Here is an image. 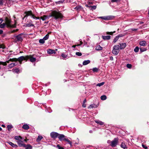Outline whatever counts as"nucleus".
<instances>
[{"label": "nucleus", "mask_w": 149, "mask_h": 149, "mask_svg": "<svg viewBox=\"0 0 149 149\" xmlns=\"http://www.w3.org/2000/svg\"><path fill=\"white\" fill-rule=\"evenodd\" d=\"M139 48L138 47H136L134 49V51L135 52H137L139 50Z\"/></svg>", "instance_id": "obj_40"}, {"label": "nucleus", "mask_w": 149, "mask_h": 149, "mask_svg": "<svg viewBox=\"0 0 149 149\" xmlns=\"http://www.w3.org/2000/svg\"><path fill=\"white\" fill-rule=\"evenodd\" d=\"M118 142V138H115L111 142L110 146L112 147H115L116 146Z\"/></svg>", "instance_id": "obj_4"}, {"label": "nucleus", "mask_w": 149, "mask_h": 149, "mask_svg": "<svg viewBox=\"0 0 149 149\" xmlns=\"http://www.w3.org/2000/svg\"><path fill=\"white\" fill-rule=\"evenodd\" d=\"M95 106V105H93V104H91V105L89 108H93L94 107H94V106Z\"/></svg>", "instance_id": "obj_52"}, {"label": "nucleus", "mask_w": 149, "mask_h": 149, "mask_svg": "<svg viewBox=\"0 0 149 149\" xmlns=\"http://www.w3.org/2000/svg\"><path fill=\"white\" fill-rule=\"evenodd\" d=\"M34 25L32 24L28 23L26 24V26L27 27L33 26Z\"/></svg>", "instance_id": "obj_42"}, {"label": "nucleus", "mask_w": 149, "mask_h": 149, "mask_svg": "<svg viewBox=\"0 0 149 149\" xmlns=\"http://www.w3.org/2000/svg\"><path fill=\"white\" fill-rule=\"evenodd\" d=\"M110 59L111 60H113V58L112 56H111L110 57Z\"/></svg>", "instance_id": "obj_59"}, {"label": "nucleus", "mask_w": 149, "mask_h": 149, "mask_svg": "<svg viewBox=\"0 0 149 149\" xmlns=\"http://www.w3.org/2000/svg\"><path fill=\"white\" fill-rule=\"evenodd\" d=\"M39 42L41 44H44L45 42V40L43 39H40L39 41Z\"/></svg>", "instance_id": "obj_38"}, {"label": "nucleus", "mask_w": 149, "mask_h": 149, "mask_svg": "<svg viewBox=\"0 0 149 149\" xmlns=\"http://www.w3.org/2000/svg\"><path fill=\"white\" fill-rule=\"evenodd\" d=\"M119 45H120V49H124L126 46V44L125 43H119Z\"/></svg>", "instance_id": "obj_11"}, {"label": "nucleus", "mask_w": 149, "mask_h": 149, "mask_svg": "<svg viewBox=\"0 0 149 149\" xmlns=\"http://www.w3.org/2000/svg\"><path fill=\"white\" fill-rule=\"evenodd\" d=\"M24 14H25V15L24 16L23 19H24L25 18L28 17L29 16H30L31 17H32V15H33L32 14V12L31 11H29L25 12L24 13Z\"/></svg>", "instance_id": "obj_8"}, {"label": "nucleus", "mask_w": 149, "mask_h": 149, "mask_svg": "<svg viewBox=\"0 0 149 149\" xmlns=\"http://www.w3.org/2000/svg\"><path fill=\"white\" fill-rule=\"evenodd\" d=\"M47 53L49 54H55L56 52L54 50L50 49H49L47 50Z\"/></svg>", "instance_id": "obj_15"}, {"label": "nucleus", "mask_w": 149, "mask_h": 149, "mask_svg": "<svg viewBox=\"0 0 149 149\" xmlns=\"http://www.w3.org/2000/svg\"><path fill=\"white\" fill-rule=\"evenodd\" d=\"M3 0H0V5H2L3 4Z\"/></svg>", "instance_id": "obj_54"}, {"label": "nucleus", "mask_w": 149, "mask_h": 149, "mask_svg": "<svg viewBox=\"0 0 149 149\" xmlns=\"http://www.w3.org/2000/svg\"><path fill=\"white\" fill-rule=\"evenodd\" d=\"M23 34V33L20 34L18 35L15 36V40L16 41H22V40L23 39L21 36V35Z\"/></svg>", "instance_id": "obj_7"}, {"label": "nucleus", "mask_w": 149, "mask_h": 149, "mask_svg": "<svg viewBox=\"0 0 149 149\" xmlns=\"http://www.w3.org/2000/svg\"><path fill=\"white\" fill-rule=\"evenodd\" d=\"M121 37V36L119 35L116 36L113 39V42L114 43L116 42L118 40L119 37Z\"/></svg>", "instance_id": "obj_22"}, {"label": "nucleus", "mask_w": 149, "mask_h": 149, "mask_svg": "<svg viewBox=\"0 0 149 149\" xmlns=\"http://www.w3.org/2000/svg\"><path fill=\"white\" fill-rule=\"evenodd\" d=\"M49 38V35L48 34H47L43 38V39L45 40H47Z\"/></svg>", "instance_id": "obj_36"}, {"label": "nucleus", "mask_w": 149, "mask_h": 149, "mask_svg": "<svg viewBox=\"0 0 149 149\" xmlns=\"http://www.w3.org/2000/svg\"><path fill=\"white\" fill-rule=\"evenodd\" d=\"M98 69L96 68H94L93 69V71L94 72H98Z\"/></svg>", "instance_id": "obj_43"}, {"label": "nucleus", "mask_w": 149, "mask_h": 149, "mask_svg": "<svg viewBox=\"0 0 149 149\" xmlns=\"http://www.w3.org/2000/svg\"><path fill=\"white\" fill-rule=\"evenodd\" d=\"M91 8L95 10V9L96 8V6H90Z\"/></svg>", "instance_id": "obj_49"}, {"label": "nucleus", "mask_w": 149, "mask_h": 149, "mask_svg": "<svg viewBox=\"0 0 149 149\" xmlns=\"http://www.w3.org/2000/svg\"><path fill=\"white\" fill-rule=\"evenodd\" d=\"M86 99H85L84 100V101H83V103H85L86 102Z\"/></svg>", "instance_id": "obj_62"}, {"label": "nucleus", "mask_w": 149, "mask_h": 149, "mask_svg": "<svg viewBox=\"0 0 149 149\" xmlns=\"http://www.w3.org/2000/svg\"><path fill=\"white\" fill-rule=\"evenodd\" d=\"M120 0H111V1L112 2H117L120 1Z\"/></svg>", "instance_id": "obj_51"}, {"label": "nucleus", "mask_w": 149, "mask_h": 149, "mask_svg": "<svg viewBox=\"0 0 149 149\" xmlns=\"http://www.w3.org/2000/svg\"><path fill=\"white\" fill-rule=\"evenodd\" d=\"M5 47L2 45H0V49L2 48L3 49H5Z\"/></svg>", "instance_id": "obj_53"}, {"label": "nucleus", "mask_w": 149, "mask_h": 149, "mask_svg": "<svg viewBox=\"0 0 149 149\" xmlns=\"http://www.w3.org/2000/svg\"><path fill=\"white\" fill-rule=\"evenodd\" d=\"M15 139L18 141H19L21 140H22V138L20 136H15Z\"/></svg>", "instance_id": "obj_16"}, {"label": "nucleus", "mask_w": 149, "mask_h": 149, "mask_svg": "<svg viewBox=\"0 0 149 149\" xmlns=\"http://www.w3.org/2000/svg\"><path fill=\"white\" fill-rule=\"evenodd\" d=\"M29 56H21L19 57L18 58V61L21 62L23 60H27L29 59Z\"/></svg>", "instance_id": "obj_5"}, {"label": "nucleus", "mask_w": 149, "mask_h": 149, "mask_svg": "<svg viewBox=\"0 0 149 149\" xmlns=\"http://www.w3.org/2000/svg\"><path fill=\"white\" fill-rule=\"evenodd\" d=\"M120 147L124 149H127V148L125 143L122 142L120 145Z\"/></svg>", "instance_id": "obj_23"}, {"label": "nucleus", "mask_w": 149, "mask_h": 149, "mask_svg": "<svg viewBox=\"0 0 149 149\" xmlns=\"http://www.w3.org/2000/svg\"><path fill=\"white\" fill-rule=\"evenodd\" d=\"M95 123L97 124H100V125H103L104 124V123L101 121L99 120H96L95 121Z\"/></svg>", "instance_id": "obj_26"}, {"label": "nucleus", "mask_w": 149, "mask_h": 149, "mask_svg": "<svg viewBox=\"0 0 149 149\" xmlns=\"http://www.w3.org/2000/svg\"><path fill=\"white\" fill-rule=\"evenodd\" d=\"M100 98L101 100H105L107 99V97L105 95H102L101 96Z\"/></svg>", "instance_id": "obj_34"}, {"label": "nucleus", "mask_w": 149, "mask_h": 149, "mask_svg": "<svg viewBox=\"0 0 149 149\" xmlns=\"http://www.w3.org/2000/svg\"><path fill=\"white\" fill-rule=\"evenodd\" d=\"M61 56L63 57V59H64L66 58H68V55H67L65 54L64 53L62 54Z\"/></svg>", "instance_id": "obj_29"}, {"label": "nucleus", "mask_w": 149, "mask_h": 149, "mask_svg": "<svg viewBox=\"0 0 149 149\" xmlns=\"http://www.w3.org/2000/svg\"><path fill=\"white\" fill-rule=\"evenodd\" d=\"M59 135V134L55 132H52L50 134V135L51 137L53 139H56Z\"/></svg>", "instance_id": "obj_10"}, {"label": "nucleus", "mask_w": 149, "mask_h": 149, "mask_svg": "<svg viewBox=\"0 0 149 149\" xmlns=\"http://www.w3.org/2000/svg\"><path fill=\"white\" fill-rule=\"evenodd\" d=\"M8 144L13 148H17V146L16 144H15L11 142H8Z\"/></svg>", "instance_id": "obj_17"}, {"label": "nucleus", "mask_w": 149, "mask_h": 149, "mask_svg": "<svg viewBox=\"0 0 149 149\" xmlns=\"http://www.w3.org/2000/svg\"><path fill=\"white\" fill-rule=\"evenodd\" d=\"M48 17L46 15H44L41 17V19L43 20L44 21L48 18Z\"/></svg>", "instance_id": "obj_30"}, {"label": "nucleus", "mask_w": 149, "mask_h": 149, "mask_svg": "<svg viewBox=\"0 0 149 149\" xmlns=\"http://www.w3.org/2000/svg\"><path fill=\"white\" fill-rule=\"evenodd\" d=\"M34 19H39V17H36L34 16V15H32V17Z\"/></svg>", "instance_id": "obj_44"}, {"label": "nucleus", "mask_w": 149, "mask_h": 149, "mask_svg": "<svg viewBox=\"0 0 149 149\" xmlns=\"http://www.w3.org/2000/svg\"><path fill=\"white\" fill-rule=\"evenodd\" d=\"M76 55H77L78 56H80L82 55V54L81 52H77L76 53Z\"/></svg>", "instance_id": "obj_47"}, {"label": "nucleus", "mask_w": 149, "mask_h": 149, "mask_svg": "<svg viewBox=\"0 0 149 149\" xmlns=\"http://www.w3.org/2000/svg\"><path fill=\"white\" fill-rule=\"evenodd\" d=\"M24 147H25L26 149H32V146L30 144L26 145H25V146Z\"/></svg>", "instance_id": "obj_21"}, {"label": "nucleus", "mask_w": 149, "mask_h": 149, "mask_svg": "<svg viewBox=\"0 0 149 149\" xmlns=\"http://www.w3.org/2000/svg\"><path fill=\"white\" fill-rule=\"evenodd\" d=\"M142 146L143 147V148L145 149H147V147L146 146H145V145H144L143 144H142Z\"/></svg>", "instance_id": "obj_56"}, {"label": "nucleus", "mask_w": 149, "mask_h": 149, "mask_svg": "<svg viewBox=\"0 0 149 149\" xmlns=\"http://www.w3.org/2000/svg\"><path fill=\"white\" fill-rule=\"evenodd\" d=\"M2 65H7V63L6 62V61L4 62H2Z\"/></svg>", "instance_id": "obj_55"}, {"label": "nucleus", "mask_w": 149, "mask_h": 149, "mask_svg": "<svg viewBox=\"0 0 149 149\" xmlns=\"http://www.w3.org/2000/svg\"><path fill=\"white\" fill-rule=\"evenodd\" d=\"M63 140H64L65 141L67 142L68 143L70 144L71 147H72V142L68 139L64 138L63 139Z\"/></svg>", "instance_id": "obj_18"}, {"label": "nucleus", "mask_w": 149, "mask_h": 149, "mask_svg": "<svg viewBox=\"0 0 149 149\" xmlns=\"http://www.w3.org/2000/svg\"><path fill=\"white\" fill-rule=\"evenodd\" d=\"M127 67L129 68H131L132 67V65L131 64H127L126 65Z\"/></svg>", "instance_id": "obj_46"}, {"label": "nucleus", "mask_w": 149, "mask_h": 149, "mask_svg": "<svg viewBox=\"0 0 149 149\" xmlns=\"http://www.w3.org/2000/svg\"><path fill=\"white\" fill-rule=\"evenodd\" d=\"M139 49L141 52L146 51V48H142L141 47H140Z\"/></svg>", "instance_id": "obj_32"}, {"label": "nucleus", "mask_w": 149, "mask_h": 149, "mask_svg": "<svg viewBox=\"0 0 149 149\" xmlns=\"http://www.w3.org/2000/svg\"><path fill=\"white\" fill-rule=\"evenodd\" d=\"M9 61H10L13 62V61H17V59L16 58H10Z\"/></svg>", "instance_id": "obj_41"}, {"label": "nucleus", "mask_w": 149, "mask_h": 149, "mask_svg": "<svg viewBox=\"0 0 149 149\" xmlns=\"http://www.w3.org/2000/svg\"><path fill=\"white\" fill-rule=\"evenodd\" d=\"M13 71L14 72L18 73L19 72V70L18 68H14L13 69Z\"/></svg>", "instance_id": "obj_31"}, {"label": "nucleus", "mask_w": 149, "mask_h": 149, "mask_svg": "<svg viewBox=\"0 0 149 149\" xmlns=\"http://www.w3.org/2000/svg\"><path fill=\"white\" fill-rule=\"evenodd\" d=\"M16 65L15 63H12L8 65V67L10 68H11Z\"/></svg>", "instance_id": "obj_25"}, {"label": "nucleus", "mask_w": 149, "mask_h": 149, "mask_svg": "<svg viewBox=\"0 0 149 149\" xmlns=\"http://www.w3.org/2000/svg\"><path fill=\"white\" fill-rule=\"evenodd\" d=\"M10 61H9V60H7L6 61L7 63H9V62Z\"/></svg>", "instance_id": "obj_63"}, {"label": "nucleus", "mask_w": 149, "mask_h": 149, "mask_svg": "<svg viewBox=\"0 0 149 149\" xmlns=\"http://www.w3.org/2000/svg\"><path fill=\"white\" fill-rule=\"evenodd\" d=\"M81 8V6H77L74 9H76V10H78Z\"/></svg>", "instance_id": "obj_48"}, {"label": "nucleus", "mask_w": 149, "mask_h": 149, "mask_svg": "<svg viewBox=\"0 0 149 149\" xmlns=\"http://www.w3.org/2000/svg\"><path fill=\"white\" fill-rule=\"evenodd\" d=\"M146 42L144 40L140 41L139 43V44L141 46H146Z\"/></svg>", "instance_id": "obj_12"}, {"label": "nucleus", "mask_w": 149, "mask_h": 149, "mask_svg": "<svg viewBox=\"0 0 149 149\" xmlns=\"http://www.w3.org/2000/svg\"><path fill=\"white\" fill-rule=\"evenodd\" d=\"M132 30L133 31H135L137 30V29H132Z\"/></svg>", "instance_id": "obj_64"}, {"label": "nucleus", "mask_w": 149, "mask_h": 149, "mask_svg": "<svg viewBox=\"0 0 149 149\" xmlns=\"http://www.w3.org/2000/svg\"><path fill=\"white\" fill-rule=\"evenodd\" d=\"M3 32V31L2 30H0V34H2Z\"/></svg>", "instance_id": "obj_60"}, {"label": "nucleus", "mask_w": 149, "mask_h": 149, "mask_svg": "<svg viewBox=\"0 0 149 149\" xmlns=\"http://www.w3.org/2000/svg\"><path fill=\"white\" fill-rule=\"evenodd\" d=\"M116 32V31H114L113 32H106V33L107 35H112L113 34Z\"/></svg>", "instance_id": "obj_35"}, {"label": "nucleus", "mask_w": 149, "mask_h": 149, "mask_svg": "<svg viewBox=\"0 0 149 149\" xmlns=\"http://www.w3.org/2000/svg\"><path fill=\"white\" fill-rule=\"evenodd\" d=\"M90 62L89 60H85L83 63V64L84 65H86L89 64Z\"/></svg>", "instance_id": "obj_20"}, {"label": "nucleus", "mask_w": 149, "mask_h": 149, "mask_svg": "<svg viewBox=\"0 0 149 149\" xmlns=\"http://www.w3.org/2000/svg\"><path fill=\"white\" fill-rule=\"evenodd\" d=\"M29 126L27 124H24L23 125L22 128L25 130H27L29 128Z\"/></svg>", "instance_id": "obj_19"}, {"label": "nucleus", "mask_w": 149, "mask_h": 149, "mask_svg": "<svg viewBox=\"0 0 149 149\" xmlns=\"http://www.w3.org/2000/svg\"><path fill=\"white\" fill-rule=\"evenodd\" d=\"M86 104L85 103H83V104H82V107H83L85 108L86 107Z\"/></svg>", "instance_id": "obj_58"}, {"label": "nucleus", "mask_w": 149, "mask_h": 149, "mask_svg": "<svg viewBox=\"0 0 149 149\" xmlns=\"http://www.w3.org/2000/svg\"><path fill=\"white\" fill-rule=\"evenodd\" d=\"M102 47L100 46V45L97 46L95 48V49L97 50H100L102 49Z\"/></svg>", "instance_id": "obj_27"}, {"label": "nucleus", "mask_w": 149, "mask_h": 149, "mask_svg": "<svg viewBox=\"0 0 149 149\" xmlns=\"http://www.w3.org/2000/svg\"><path fill=\"white\" fill-rule=\"evenodd\" d=\"M120 49L119 45H114L112 51V53L115 55H117L120 52Z\"/></svg>", "instance_id": "obj_2"}, {"label": "nucleus", "mask_w": 149, "mask_h": 149, "mask_svg": "<svg viewBox=\"0 0 149 149\" xmlns=\"http://www.w3.org/2000/svg\"><path fill=\"white\" fill-rule=\"evenodd\" d=\"M58 138L60 141L63 140L64 138L65 137V136L63 134H59V135L58 136Z\"/></svg>", "instance_id": "obj_14"}, {"label": "nucleus", "mask_w": 149, "mask_h": 149, "mask_svg": "<svg viewBox=\"0 0 149 149\" xmlns=\"http://www.w3.org/2000/svg\"><path fill=\"white\" fill-rule=\"evenodd\" d=\"M42 138V136H39L36 139V141L38 142L40 141Z\"/></svg>", "instance_id": "obj_28"}, {"label": "nucleus", "mask_w": 149, "mask_h": 149, "mask_svg": "<svg viewBox=\"0 0 149 149\" xmlns=\"http://www.w3.org/2000/svg\"><path fill=\"white\" fill-rule=\"evenodd\" d=\"M29 59H30V61L31 62H35L36 61V58H33L32 57H30L29 56Z\"/></svg>", "instance_id": "obj_24"}, {"label": "nucleus", "mask_w": 149, "mask_h": 149, "mask_svg": "<svg viewBox=\"0 0 149 149\" xmlns=\"http://www.w3.org/2000/svg\"><path fill=\"white\" fill-rule=\"evenodd\" d=\"M13 127L11 125H8L7 126L8 130L9 131H10L11 130V129Z\"/></svg>", "instance_id": "obj_33"}, {"label": "nucleus", "mask_w": 149, "mask_h": 149, "mask_svg": "<svg viewBox=\"0 0 149 149\" xmlns=\"http://www.w3.org/2000/svg\"><path fill=\"white\" fill-rule=\"evenodd\" d=\"M102 38L104 40H107L110 39L111 38V36H102Z\"/></svg>", "instance_id": "obj_13"}, {"label": "nucleus", "mask_w": 149, "mask_h": 149, "mask_svg": "<svg viewBox=\"0 0 149 149\" xmlns=\"http://www.w3.org/2000/svg\"><path fill=\"white\" fill-rule=\"evenodd\" d=\"M24 141H26L25 139L23 141L21 140L19 141H18L17 142L19 146L20 147H25V144L23 143Z\"/></svg>", "instance_id": "obj_9"}, {"label": "nucleus", "mask_w": 149, "mask_h": 149, "mask_svg": "<svg viewBox=\"0 0 149 149\" xmlns=\"http://www.w3.org/2000/svg\"><path fill=\"white\" fill-rule=\"evenodd\" d=\"M56 147L58 149H64L63 148L60 146L59 144H58L57 145Z\"/></svg>", "instance_id": "obj_45"}, {"label": "nucleus", "mask_w": 149, "mask_h": 149, "mask_svg": "<svg viewBox=\"0 0 149 149\" xmlns=\"http://www.w3.org/2000/svg\"><path fill=\"white\" fill-rule=\"evenodd\" d=\"M114 18V17L112 16H108L104 17H100L99 18H101L105 20H110Z\"/></svg>", "instance_id": "obj_6"}, {"label": "nucleus", "mask_w": 149, "mask_h": 149, "mask_svg": "<svg viewBox=\"0 0 149 149\" xmlns=\"http://www.w3.org/2000/svg\"><path fill=\"white\" fill-rule=\"evenodd\" d=\"M18 29H16L15 30H12L11 32L12 33H14L15 32H17L18 31Z\"/></svg>", "instance_id": "obj_50"}, {"label": "nucleus", "mask_w": 149, "mask_h": 149, "mask_svg": "<svg viewBox=\"0 0 149 149\" xmlns=\"http://www.w3.org/2000/svg\"><path fill=\"white\" fill-rule=\"evenodd\" d=\"M50 16L52 17L53 18L56 20L61 19L63 17L62 14L59 12L55 10L52 11Z\"/></svg>", "instance_id": "obj_1"}, {"label": "nucleus", "mask_w": 149, "mask_h": 149, "mask_svg": "<svg viewBox=\"0 0 149 149\" xmlns=\"http://www.w3.org/2000/svg\"><path fill=\"white\" fill-rule=\"evenodd\" d=\"M104 84V82H102L101 83H98L96 85L97 86L100 87L101 86H103Z\"/></svg>", "instance_id": "obj_37"}, {"label": "nucleus", "mask_w": 149, "mask_h": 149, "mask_svg": "<svg viewBox=\"0 0 149 149\" xmlns=\"http://www.w3.org/2000/svg\"><path fill=\"white\" fill-rule=\"evenodd\" d=\"M6 24L5 23H3L0 24V28H4L6 26Z\"/></svg>", "instance_id": "obj_39"}, {"label": "nucleus", "mask_w": 149, "mask_h": 149, "mask_svg": "<svg viewBox=\"0 0 149 149\" xmlns=\"http://www.w3.org/2000/svg\"><path fill=\"white\" fill-rule=\"evenodd\" d=\"M3 21V20L2 19H0V24Z\"/></svg>", "instance_id": "obj_61"}, {"label": "nucleus", "mask_w": 149, "mask_h": 149, "mask_svg": "<svg viewBox=\"0 0 149 149\" xmlns=\"http://www.w3.org/2000/svg\"><path fill=\"white\" fill-rule=\"evenodd\" d=\"M80 45H73L72 46V47H73V48H75V47L76 46H80Z\"/></svg>", "instance_id": "obj_57"}, {"label": "nucleus", "mask_w": 149, "mask_h": 149, "mask_svg": "<svg viewBox=\"0 0 149 149\" xmlns=\"http://www.w3.org/2000/svg\"><path fill=\"white\" fill-rule=\"evenodd\" d=\"M5 21L7 26L8 27L15 28L16 26V24L15 23L13 25H12L10 24L11 21L8 17H6L5 19Z\"/></svg>", "instance_id": "obj_3"}]
</instances>
